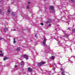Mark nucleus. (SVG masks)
Listing matches in <instances>:
<instances>
[{"instance_id":"f257e3e1","label":"nucleus","mask_w":75,"mask_h":75,"mask_svg":"<svg viewBox=\"0 0 75 75\" xmlns=\"http://www.w3.org/2000/svg\"><path fill=\"white\" fill-rule=\"evenodd\" d=\"M49 8L50 10H53V13H55V11L54 10V6H50L49 7Z\"/></svg>"},{"instance_id":"f03ea898","label":"nucleus","mask_w":75,"mask_h":75,"mask_svg":"<svg viewBox=\"0 0 75 75\" xmlns=\"http://www.w3.org/2000/svg\"><path fill=\"white\" fill-rule=\"evenodd\" d=\"M60 69L62 71V75H65V74H64V73H65V70H64V69H63L62 68L61 69Z\"/></svg>"},{"instance_id":"7ed1b4c3","label":"nucleus","mask_w":75,"mask_h":75,"mask_svg":"<svg viewBox=\"0 0 75 75\" xmlns=\"http://www.w3.org/2000/svg\"><path fill=\"white\" fill-rule=\"evenodd\" d=\"M23 56L24 58H25V59L26 60H27L28 59V55L25 54L23 55Z\"/></svg>"},{"instance_id":"20e7f679","label":"nucleus","mask_w":75,"mask_h":75,"mask_svg":"<svg viewBox=\"0 0 75 75\" xmlns=\"http://www.w3.org/2000/svg\"><path fill=\"white\" fill-rule=\"evenodd\" d=\"M46 41H47L46 39H45L42 42V44L44 46L46 45V44H45V43H46Z\"/></svg>"},{"instance_id":"39448f33","label":"nucleus","mask_w":75,"mask_h":75,"mask_svg":"<svg viewBox=\"0 0 75 75\" xmlns=\"http://www.w3.org/2000/svg\"><path fill=\"white\" fill-rule=\"evenodd\" d=\"M45 62H43L41 63H40L38 64V66H40V65H44L45 64Z\"/></svg>"},{"instance_id":"423d86ee","label":"nucleus","mask_w":75,"mask_h":75,"mask_svg":"<svg viewBox=\"0 0 75 75\" xmlns=\"http://www.w3.org/2000/svg\"><path fill=\"white\" fill-rule=\"evenodd\" d=\"M20 64L21 65V66H24V62L23 61H22L21 63H20Z\"/></svg>"},{"instance_id":"0eeeda50","label":"nucleus","mask_w":75,"mask_h":75,"mask_svg":"<svg viewBox=\"0 0 75 75\" xmlns=\"http://www.w3.org/2000/svg\"><path fill=\"white\" fill-rule=\"evenodd\" d=\"M28 70L29 71H33V69L30 68V67L28 68Z\"/></svg>"},{"instance_id":"6e6552de","label":"nucleus","mask_w":75,"mask_h":75,"mask_svg":"<svg viewBox=\"0 0 75 75\" xmlns=\"http://www.w3.org/2000/svg\"><path fill=\"white\" fill-rule=\"evenodd\" d=\"M8 59V57H5L4 58V61H5V60H6V59Z\"/></svg>"},{"instance_id":"1a4fd4ad","label":"nucleus","mask_w":75,"mask_h":75,"mask_svg":"<svg viewBox=\"0 0 75 75\" xmlns=\"http://www.w3.org/2000/svg\"><path fill=\"white\" fill-rule=\"evenodd\" d=\"M10 13V8H9L8 10V13Z\"/></svg>"},{"instance_id":"9d476101","label":"nucleus","mask_w":75,"mask_h":75,"mask_svg":"<svg viewBox=\"0 0 75 75\" xmlns=\"http://www.w3.org/2000/svg\"><path fill=\"white\" fill-rule=\"evenodd\" d=\"M3 30L4 32H6L7 30V28H5Z\"/></svg>"},{"instance_id":"9b49d317","label":"nucleus","mask_w":75,"mask_h":75,"mask_svg":"<svg viewBox=\"0 0 75 75\" xmlns=\"http://www.w3.org/2000/svg\"><path fill=\"white\" fill-rule=\"evenodd\" d=\"M55 64H54V65L53 66V69H54V70H55V68H56V67H54V66H55Z\"/></svg>"},{"instance_id":"f8f14e48","label":"nucleus","mask_w":75,"mask_h":75,"mask_svg":"<svg viewBox=\"0 0 75 75\" xmlns=\"http://www.w3.org/2000/svg\"><path fill=\"white\" fill-rule=\"evenodd\" d=\"M13 44H16V40L15 39H13Z\"/></svg>"},{"instance_id":"ddd939ff","label":"nucleus","mask_w":75,"mask_h":75,"mask_svg":"<svg viewBox=\"0 0 75 75\" xmlns=\"http://www.w3.org/2000/svg\"><path fill=\"white\" fill-rule=\"evenodd\" d=\"M51 59H54V56H52L51 57Z\"/></svg>"},{"instance_id":"4468645a","label":"nucleus","mask_w":75,"mask_h":75,"mask_svg":"<svg viewBox=\"0 0 75 75\" xmlns=\"http://www.w3.org/2000/svg\"><path fill=\"white\" fill-rule=\"evenodd\" d=\"M68 35H65L63 36V37H68Z\"/></svg>"},{"instance_id":"2eb2a0df","label":"nucleus","mask_w":75,"mask_h":75,"mask_svg":"<svg viewBox=\"0 0 75 75\" xmlns=\"http://www.w3.org/2000/svg\"><path fill=\"white\" fill-rule=\"evenodd\" d=\"M20 48H17L16 49V50L17 51H20Z\"/></svg>"},{"instance_id":"dca6fc26","label":"nucleus","mask_w":75,"mask_h":75,"mask_svg":"<svg viewBox=\"0 0 75 75\" xmlns=\"http://www.w3.org/2000/svg\"><path fill=\"white\" fill-rule=\"evenodd\" d=\"M50 21H48L47 22H46V24H48V23H50Z\"/></svg>"},{"instance_id":"f3484780","label":"nucleus","mask_w":75,"mask_h":75,"mask_svg":"<svg viewBox=\"0 0 75 75\" xmlns=\"http://www.w3.org/2000/svg\"><path fill=\"white\" fill-rule=\"evenodd\" d=\"M69 61L70 62H71V63H72V64L73 63V62L71 61L69 59Z\"/></svg>"},{"instance_id":"a211bd4d","label":"nucleus","mask_w":75,"mask_h":75,"mask_svg":"<svg viewBox=\"0 0 75 75\" xmlns=\"http://www.w3.org/2000/svg\"><path fill=\"white\" fill-rule=\"evenodd\" d=\"M0 56H1V57H2V56H3V54H0Z\"/></svg>"},{"instance_id":"6ab92c4d","label":"nucleus","mask_w":75,"mask_h":75,"mask_svg":"<svg viewBox=\"0 0 75 75\" xmlns=\"http://www.w3.org/2000/svg\"><path fill=\"white\" fill-rule=\"evenodd\" d=\"M41 25H44V23H40Z\"/></svg>"},{"instance_id":"aec40b11","label":"nucleus","mask_w":75,"mask_h":75,"mask_svg":"<svg viewBox=\"0 0 75 75\" xmlns=\"http://www.w3.org/2000/svg\"><path fill=\"white\" fill-rule=\"evenodd\" d=\"M26 8H27L28 9V8H29V6H27L26 7Z\"/></svg>"},{"instance_id":"412c9836","label":"nucleus","mask_w":75,"mask_h":75,"mask_svg":"<svg viewBox=\"0 0 75 75\" xmlns=\"http://www.w3.org/2000/svg\"><path fill=\"white\" fill-rule=\"evenodd\" d=\"M58 64H59V65H62V64H61L60 63H58Z\"/></svg>"},{"instance_id":"4be33fe9","label":"nucleus","mask_w":75,"mask_h":75,"mask_svg":"<svg viewBox=\"0 0 75 75\" xmlns=\"http://www.w3.org/2000/svg\"><path fill=\"white\" fill-rule=\"evenodd\" d=\"M17 67H18V66L17 65H16L15 66V68H17Z\"/></svg>"},{"instance_id":"5701e85b","label":"nucleus","mask_w":75,"mask_h":75,"mask_svg":"<svg viewBox=\"0 0 75 75\" xmlns=\"http://www.w3.org/2000/svg\"><path fill=\"white\" fill-rule=\"evenodd\" d=\"M73 32H74V33H75V30L73 29Z\"/></svg>"},{"instance_id":"b1692460","label":"nucleus","mask_w":75,"mask_h":75,"mask_svg":"<svg viewBox=\"0 0 75 75\" xmlns=\"http://www.w3.org/2000/svg\"><path fill=\"white\" fill-rule=\"evenodd\" d=\"M11 15H14V13H11Z\"/></svg>"},{"instance_id":"393cba45","label":"nucleus","mask_w":75,"mask_h":75,"mask_svg":"<svg viewBox=\"0 0 75 75\" xmlns=\"http://www.w3.org/2000/svg\"><path fill=\"white\" fill-rule=\"evenodd\" d=\"M51 24H49V27H50V26H51Z\"/></svg>"},{"instance_id":"a878e982","label":"nucleus","mask_w":75,"mask_h":75,"mask_svg":"<svg viewBox=\"0 0 75 75\" xmlns=\"http://www.w3.org/2000/svg\"><path fill=\"white\" fill-rule=\"evenodd\" d=\"M67 30H71V29H70V28H69L67 29Z\"/></svg>"},{"instance_id":"bb28decb","label":"nucleus","mask_w":75,"mask_h":75,"mask_svg":"<svg viewBox=\"0 0 75 75\" xmlns=\"http://www.w3.org/2000/svg\"><path fill=\"white\" fill-rule=\"evenodd\" d=\"M71 58L72 57H74V58H75V56H74L73 57V56H71Z\"/></svg>"},{"instance_id":"cd10ccee","label":"nucleus","mask_w":75,"mask_h":75,"mask_svg":"<svg viewBox=\"0 0 75 75\" xmlns=\"http://www.w3.org/2000/svg\"><path fill=\"white\" fill-rule=\"evenodd\" d=\"M71 1H74V0H70Z\"/></svg>"},{"instance_id":"c85d7f7f","label":"nucleus","mask_w":75,"mask_h":75,"mask_svg":"<svg viewBox=\"0 0 75 75\" xmlns=\"http://www.w3.org/2000/svg\"><path fill=\"white\" fill-rule=\"evenodd\" d=\"M0 52H1H1H2V51L1 50H0Z\"/></svg>"},{"instance_id":"c756f323","label":"nucleus","mask_w":75,"mask_h":75,"mask_svg":"<svg viewBox=\"0 0 75 75\" xmlns=\"http://www.w3.org/2000/svg\"><path fill=\"white\" fill-rule=\"evenodd\" d=\"M30 2H28V4H30Z\"/></svg>"},{"instance_id":"7c9ffc66","label":"nucleus","mask_w":75,"mask_h":75,"mask_svg":"<svg viewBox=\"0 0 75 75\" xmlns=\"http://www.w3.org/2000/svg\"><path fill=\"white\" fill-rule=\"evenodd\" d=\"M1 9H0V13H1Z\"/></svg>"},{"instance_id":"2f4dec72","label":"nucleus","mask_w":75,"mask_h":75,"mask_svg":"<svg viewBox=\"0 0 75 75\" xmlns=\"http://www.w3.org/2000/svg\"><path fill=\"white\" fill-rule=\"evenodd\" d=\"M35 37H37V35H35Z\"/></svg>"},{"instance_id":"473e14b6","label":"nucleus","mask_w":75,"mask_h":75,"mask_svg":"<svg viewBox=\"0 0 75 75\" xmlns=\"http://www.w3.org/2000/svg\"><path fill=\"white\" fill-rule=\"evenodd\" d=\"M1 39H2V38H1L0 37V40H1Z\"/></svg>"},{"instance_id":"72a5a7b5","label":"nucleus","mask_w":75,"mask_h":75,"mask_svg":"<svg viewBox=\"0 0 75 75\" xmlns=\"http://www.w3.org/2000/svg\"><path fill=\"white\" fill-rule=\"evenodd\" d=\"M58 44H59L60 43H59H59H58Z\"/></svg>"},{"instance_id":"f704fd0d","label":"nucleus","mask_w":75,"mask_h":75,"mask_svg":"<svg viewBox=\"0 0 75 75\" xmlns=\"http://www.w3.org/2000/svg\"><path fill=\"white\" fill-rule=\"evenodd\" d=\"M71 50H72V49H71Z\"/></svg>"},{"instance_id":"c9c22d12","label":"nucleus","mask_w":75,"mask_h":75,"mask_svg":"<svg viewBox=\"0 0 75 75\" xmlns=\"http://www.w3.org/2000/svg\"><path fill=\"white\" fill-rule=\"evenodd\" d=\"M13 31H15V30H13Z\"/></svg>"},{"instance_id":"e433bc0d","label":"nucleus","mask_w":75,"mask_h":75,"mask_svg":"<svg viewBox=\"0 0 75 75\" xmlns=\"http://www.w3.org/2000/svg\"><path fill=\"white\" fill-rule=\"evenodd\" d=\"M45 0H44V1H45Z\"/></svg>"},{"instance_id":"4c0bfd02","label":"nucleus","mask_w":75,"mask_h":75,"mask_svg":"<svg viewBox=\"0 0 75 75\" xmlns=\"http://www.w3.org/2000/svg\"><path fill=\"white\" fill-rule=\"evenodd\" d=\"M0 3H1V2H0Z\"/></svg>"},{"instance_id":"58836bf2","label":"nucleus","mask_w":75,"mask_h":75,"mask_svg":"<svg viewBox=\"0 0 75 75\" xmlns=\"http://www.w3.org/2000/svg\"><path fill=\"white\" fill-rule=\"evenodd\" d=\"M1 5H2V4H1Z\"/></svg>"},{"instance_id":"ea45409f","label":"nucleus","mask_w":75,"mask_h":75,"mask_svg":"<svg viewBox=\"0 0 75 75\" xmlns=\"http://www.w3.org/2000/svg\"><path fill=\"white\" fill-rule=\"evenodd\" d=\"M64 32H65V31H64V32H64Z\"/></svg>"},{"instance_id":"a19ab883","label":"nucleus","mask_w":75,"mask_h":75,"mask_svg":"<svg viewBox=\"0 0 75 75\" xmlns=\"http://www.w3.org/2000/svg\"><path fill=\"white\" fill-rule=\"evenodd\" d=\"M4 41H5V40H4Z\"/></svg>"}]
</instances>
